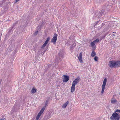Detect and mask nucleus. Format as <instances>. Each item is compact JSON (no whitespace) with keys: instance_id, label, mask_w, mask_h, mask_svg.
I'll return each mask as SVG.
<instances>
[{"instance_id":"1","label":"nucleus","mask_w":120,"mask_h":120,"mask_svg":"<svg viewBox=\"0 0 120 120\" xmlns=\"http://www.w3.org/2000/svg\"><path fill=\"white\" fill-rule=\"evenodd\" d=\"M109 65L111 68H118L120 67V61H110L109 62Z\"/></svg>"},{"instance_id":"2","label":"nucleus","mask_w":120,"mask_h":120,"mask_svg":"<svg viewBox=\"0 0 120 120\" xmlns=\"http://www.w3.org/2000/svg\"><path fill=\"white\" fill-rule=\"evenodd\" d=\"M120 118V114L116 112L113 113L110 118L111 120H119Z\"/></svg>"},{"instance_id":"3","label":"nucleus","mask_w":120,"mask_h":120,"mask_svg":"<svg viewBox=\"0 0 120 120\" xmlns=\"http://www.w3.org/2000/svg\"><path fill=\"white\" fill-rule=\"evenodd\" d=\"M107 82V79L106 78L104 79L103 81L102 85V90L101 91V93L103 94L104 92V91L105 90V87Z\"/></svg>"},{"instance_id":"4","label":"nucleus","mask_w":120,"mask_h":120,"mask_svg":"<svg viewBox=\"0 0 120 120\" xmlns=\"http://www.w3.org/2000/svg\"><path fill=\"white\" fill-rule=\"evenodd\" d=\"M57 38V35L55 33L54 34L53 37L51 40V42L55 44Z\"/></svg>"},{"instance_id":"5","label":"nucleus","mask_w":120,"mask_h":120,"mask_svg":"<svg viewBox=\"0 0 120 120\" xmlns=\"http://www.w3.org/2000/svg\"><path fill=\"white\" fill-rule=\"evenodd\" d=\"M45 108V107L43 108L39 112L36 118V119L37 120H38L39 119L41 115L42 114Z\"/></svg>"},{"instance_id":"6","label":"nucleus","mask_w":120,"mask_h":120,"mask_svg":"<svg viewBox=\"0 0 120 120\" xmlns=\"http://www.w3.org/2000/svg\"><path fill=\"white\" fill-rule=\"evenodd\" d=\"M69 76L66 75H64L63 76V81L64 82H68L69 79Z\"/></svg>"},{"instance_id":"7","label":"nucleus","mask_w":120,"mask_h":120,"mask_svg":"<svg viewBox=\"0 0 120 120\" xmlns=\"http://www.w3.org/2000/svg\"><path fill=\"white\" fill-rule=\"evenodd\" d=\"M79 78H77L75 79L73 82L72 85L75 86L79 82Z\"/></svg>"},{"instance_id":"8","label":"nucleus","mask_w":120,"mask_h":120,"mask_svg":"<svg viewBox=\"0 0 120 120\" xmlns=\"http://www.w3.org/2000/svg\"><path fill=\"white\" fill-rule=\"evenodd\" d=\"M49 40L50 38L49 37L47 38V39H46V41L42 45L41 47L43 49L45 47L46 45H47L49 41Z\"/></svg>"},{"instance_id":"9","label":"nucleus","mask_w":120,"mask_h":120,"mask_svg":"<svg viewBox=\"0 0 120 120\" xmlns=\"http://www.w3.org/2000/svg\"><path fill=\"white\" fill-rule=\"evenodd\" d=\"M78 58L81 63H82L83 61L82 60V52H81L80 53L79 56H78Z\"/></svg>"},{"instance_id":"10","label":"nucleus","mask_w":120,"mask_h":120,"mask_svg":"<svg viewBox=\"0 0 120 120\" xmlns=\"http://www.w3.org/2000/svg\"><path fill=\"white\" fill-rule=\"evenodd\" d=\"M69 101H68L64 103L62 106V107L63 109L65 108L69 104Z\"/></svg>"},{"instance_id":"11","label":"nucleus","mask_w":120,"mask_h":120,"mask_svg":"<svg viewBox=\"0 0 120 120\" xmlns=\"http://www.w3.org/2000/svg\"><path fill=\"white\" fill-rule=\"evenodd\" d=\"M117 102V101L115 99H112V98L111 101V103L112 104H114Z\"/></svg>"},{"instance_id":"12","label":"nucleus","mask_w":120,"mask_h":120,"mask_svg":"<svg viewBox=\"0 0 120 120\" xmlns=\"http://www.w3.org/2000/svg\"><path fill=\"white\" fill-rule=\"evenodd\" d=\"M95 41H93L91 43V45L93 48H95Z\"/></svg>"},{"instance_id":"13","label":"nucleus","mask_w":120,"mask_h":120,"mask_svg":"<svg viewBox=\"0 0 120 120\" xmlns=\"http://www.w3.org/2000/svg\"><path fill=\"white\" fill-rule=\"evenodd\" d=\"M75 86L72 85L71 88V92L73 93L75 90Z\"/></svg>"},{"instance_id":"14","label":"nucleus","mask_w":120,"mask_h":120,"mask_svg":"<svg viewBox=\"0 0 120 120\" xmlns=\"http://www.w3.org/2000/svg\"><path fill=\"white\" fill-rule=\"evenodd\" d=\"M36 91L37 89L33 87L31 90V92L32 93H36Z\"/></svg>"},{"instance_id":"15","label":"nucleus","mask_w":120,"mask_h":120,"mask_svg":"<svg viewBox=\"0 0 120 120\" xmlns=\"http://www.w3.org/2000/svg\"><path fill=\"white\" fill-rule=\"evenodd\" d=\"M96 55V53L94 51H93L92 52L91 54V56L92 57H93Z\"/></svg>"},{"instance_id":"16","label":"nucleus","mask_w":120,"mask_h":120,"mask_svg":"<svg viewBox=\"0 0 120 120\" xmlns=\"http://www.w3.org/2000/svg\"><path fill=\"white\" fill-rule=\"evenodd\" d=\"M73 45H74L73 47V46H71V47H70V49L71 50H73V48L75 46L76 44H73Z\"/></svg>"},{"instance_id":"17","label":"nucleus","mask_w":120,"mask_h":120,"mask_svg":"<svg viewBox=\"0 0 120 120\" xmlns=\"http://www.w3.org/2000/svg\"><path fill=\"white\" fill-rule=\"evenodd\" d=\"M98 57L97 56H95L94 58V60L97 61H98Z\"/></svg>"},{"instance_id":"18","label":"nucleus","mask_w":120,"mask_h":120,"mask_svg":"<svg viewBox=\"0 0 120 120\" xmlns=\"http://www.w3.org/2000/svg\"><path fill=\"white\" fill-rule=\"evenodd\" d=\"M94 41H95V43H97L99 41V39L97 38L96 40H94Z\"/></svg>"},{"instance_id":"19","label":"nucleus","mask_w":120,"mask_h":120,"mask_svg":"<svg viewBox=\"0 0 120 120\" xmlns=\"http://www.w3.org/2000/svg\"><path fill=\"white\" fill-rule=\"evenodd\" d=\"M116 112L120 113V110L118 109H116V110L114 112Z\"/></svg>"},{"instance_id":"20","label":"nucleus","mask_w":120,"mask_h":120,"mask_svg":"<svg viewBox=\"0 0 120 120\" xmlns=\"http://www.w3.org/2000/svg\"><path fill=\"white\" fill-rule=\"evenodd\" d=\"M38 30H37L36 31V32L34 33V35H36L38 34Z\"/></svg>"},{"instance_id":"21","label":"nucleus","mask_w":120,"mask_h":120,"mask_svg":"<svg viewBox=\"0 0 120 120\" xmlns=\"http://www.w3.org/2000/svg\"><path fill=\"white\" fill-rule=\"evenodd\" d=\"M20 0H15V2H18Z\"/></svg>"},{"instance_id":"22","label":"nucleus","mask_w":120,"mask_h":120,"mask_svg":"<svg viewBox=\"0 0 120 120\" xmlns=\"http://www.w3.org/2000/svg\"><path fill=\"white\" fill-rule=\"evenodd\" d=\"M48 103V101H46V103H45L46 105Z\"/></svg>"},{"instance_id":"23","label":"nucleus","mask_w":120,"mask_h":120,"mask_svg":"<svg viewBox=\"0 0 120 120\" xmlns=\"http://www.w3.org/2000/svg\"><path fill=\"white\" fill-rule=\"evenodd\" d=\"M0 120H4V119H0Z\"/></svg>"},{"instance_id":"24","label":"nucleus","mask_w":120,"mask_h":120,"mask_svg":"<svg viewBox=\"0 0 120 120\" xmlns=\"http://www.w3.org/2000/svg\"><path fill=\"white\" fill-rule=\"evenodd\" d=\"M119 94L120 95V93H119Z\"/></svg>"},{"instance_id":"25","label":"nucleus","mask_w":120,"mask_h":120,"mask_svg":"<svg viewBox=\"0 0 120 120\" xmlns=\"http://www.w3.org/2000/svg\"><path fill=\"white\" fill-rule=\"evenodd\" d=\"M113 35L114 36L115 35L114 34H113Z\"/></svg>"}]
</instances>
